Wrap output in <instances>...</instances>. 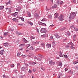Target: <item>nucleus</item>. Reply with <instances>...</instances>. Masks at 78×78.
Returning a JSON list of instances; mask_svg holds the SVG:
<instances>
[{
	"mask_svg": "<svg viewBox=\"0 0 78 78\" xmlns=\"http://www.w3.org/2000/svg\"><path fill=\"white\" fill-rule=\"evenodd\" d=\"M76 12H72L70 15V16L69 17V22H70L73 19H74L76 17Z\"/></svg>",
	"mask_w": 78,
	"mask_h": 78,
	"instance_id": "nucleus-1",
	"label": "nucleus"
},
{
	"mask_svg": "<svg viewBox=\"0 0 78 78\" xmlns=\"http://www.w3.org/2000/svg\"><path fill=\"white\" fill-rule=\"evenodd\" d=\"M64 18V16L62 15H61L58 18L59 20H63V18Z\"/></svg>",
	"mask_w": 78,
	"mask_h": 78,
	"instance_id": "nucleus-2",
	"label": "nucleus"
},
{
	"mask_svg": "<svg viewBox=\"0 0 78 78\" xmlns=\"http://www.w3.org/2000/svg\"><path fill=\"white\" fill-rule=\"evenodd\" d=\"M57 4H58L59 5H62V3H64L63 2L61 1H58L57 2Z\"/></svg>",
	"mask_w": 78,
	"mask_h": 78,
	"instance_id": "nucleus-3",
	"label": "nucleus"
},
{
	"mask_svg": "<svg viewBox=\"0 0 78 78\" xmlns=\"http://www.w3.org/2000/svg\"><path fill=\"white\" fill-rule=\"evenodd\" d=\"M41 31L42 33H46L47 30H46L45 28H42L41 30Z\"/></svg>",
	"mask_w": 78,
	"mask_h": 78,
	"instance_id": "nucleus-4",
	"label": "nucleus"
},
{
	"mask_svg": "<svg viewBox=\"0 0 78 78\" xmlns=\"http://www.w3.org/2000/svg\"><path fill=\"white\" fill-rule=\"evenodd\" d=\"M49 64H51V66H53V65H54L55 64V62H53V61H52L51 60L49 61Z\"/></svg>",
	"mask_w": 78,
	"mask_h": 78,
	"instance_id": "nucleus-5",
	"label": "nucleus"
},
{
	"mask_svg": "<svg viewBox=\"0 0 78 78\" xmlns=\"http://www.w3.org/2000/svg\"><path fill=\"white\" fill-rule=\"evenodd\" d=\"M54 15H56L55 16V19H56V18H58V17L59 16V14L58 13H56L54 14Z\"/></svg>",
	"mask_w": 78,
	"mask_h": 78,
	"instance_id": "nucleus-6",
	"label": "nucleus"
},
{
	"mask_svg": "<svg viewBox=\"0 0 78 78\" xmlns=\"http://www.w3.org/2000/svg\"><path fill=\"white\" fill-rule=\"evenodd\" d=\"M23 42H25V43H27L28 42V41L25 38H23Z\"/></svg>",
	"mask_w": 78,
	"mask_h": 78,
	"instance_id": "nucleus-7",
	"label": "nucleus"
},
{
	"mask_svg": "<svg viewBox=\"0 0 78 78\" xmlns=\"http://www.w3.org/2000/svg\"><path fill=\"white\" fill-rule=\"evenodd\" d=\"M34 17H36V18H37V17H39V15L37 13H35V14H34Z\"/></svg>",
	"mask_w": 78,
	"mask_h": 78,
	"instance_id": "nucleus-8",
	"label": "nucleus"
},
{
	"mask_svg": "<svg viewBox=\"0 0 78 78\" xmlns=\"http://www.w3.org/2000/svg\"><path fill=\"white\" fill-rule=\"evenodd\" d=\"M34 59H38V60H39V61H41V58L38 57L37 58V57H35Z\"/></svg>",
	"mask_w": 78,
	"mask_h": 78,
	"instance_id": "nucleus-9",
	"label": "nucleus"
},
{
	"mask_svg": "<svg viewBox=\"0 0 78 78\" xmlns=\"http://www.w3.org/2000/svg\"><path fill=\"white\" fill-rule=\"evenodd\" d=\"M8 44L7 43H5L3 44V45L5 46L6 47H8Z\"/></svg>",
	"mask_w": 78,
	"mask_h": 78,
	"instance_id": "nucleus-10",
	"label": "nucleus"
},
{
	"mask_svg": "<svg viewBox=\"0 0 78 78\" xmlns=\"http://www.w3.org/2000/svg\"><path fill=\"white\" fill-rule=\"evenodd\" d=\"M27 23H28V24H30V25H31V26H32V25H33V23L30 22L29 21H27Z\"/></svg>",
	"mask_w": 78,
	"mask_h": 78,
	"instance_id": "nucleus-11",
	"label": "nucleus"
},
{
	"mask_svg": "<svg viewBox=\"0 0 78 78\" xmlns=\"http://www.w3.org/2000/svg\"><path fill=\"white\" fill-rule=\"evenodd\" d=\"M58 6V5H57L55 4L53 6H52V8L53 9H54V8H57Z\"/></svg>",
	"mask_w": 78,
	"mask_h": 78,
	"instance_id": "nucleus-12",
	"label": "nucleus"
},
{
	"mask_svg": "<svg viewBox=\"0 0 78 78\" xmlns=\"http://www.w3.org/2000/svg\"><path fill=\"white\" fill-rule=\"evenodd\" d=\"M46 46L48 48H49V47H51V44H47Z\"/></svg>",
	"mask_w": 78,
	"mask_h": 78,
	"instance_id": "nucleus-13",
	"label": "nucleus"
},
{
	"mask_svg": "<svg viewBox=\"0 0 78 78\" xmlns=\"http://www.w3.org/2000/svg\"><path fill=\"white\" fill-rule=\"evenodd\" d=\"M68 73H69V74L72 75V74H73V71L72 70H70L68 72Z\"/></svg>",
	"mask_w": 78,
	"mask_h": 78,
	"instance_id": "nucleus-14",
	"label": "nucleus"
},
{
	"mask_svg": "<svg viewBox=\"0 0 78 78\" xmlns=\"http://www.w3.org/2000/svg\"><path fill=\"white\" fill-rule=\"evenodd\" d=\"M38 24H39V25H42V24H44V25H45V26H47V25H46V23H42L41 22H39Z\"/></svg>",
	"mask_w": 78,
	"mask_h": 78,
	"instance_id": "nucleus-15",
	"label": "nucleus"
},
{
	"mask_svg": "<svg viewBox=\"0 0 78 78\" xmlns=\"http://www.w3.org/2000/svg\"><path fill=\"white\" fill-rule=\"evenodd\" d=\"M18 13V12H15L14 14H12V16L15 17L16 16V15H17Z\"/></svg>",
	"mask_w": 78,
	"mask_h": 78,
	"instance_id": "nucleus-16",
	"label": "nucleus"
},
{
	"mask_svg": "<svg viewBox=\"0 0 78 78\" xmlns=\"http://www.w3.org/2000/svg\"><path fill=\"white\" fill-rule=\"evenodd\" d=\"M3 51H4V49L1 51L0 53V55H3Z\"/></svg>",
	"mask_w": 78,
	"mask_h": 78,
	"instance_id": "nucleus-17",
	"label": "nucleus"
},
{
	"mask_svg": "<svg viewBox=\"0 0 78 78\" xmlns=\"http://www.w3.org/2000/svg\"><path fill=\"white\" fill-rule=\"evenodd\" d=\"M67 29L66 27H63L60 29V31H63V30H66Z\"/></svg>",
	"mask_w": 78,
	"mask_h": 78,
	"instance_id": "nucleus-18",
	"label": "nucleus"
},
{
	"mask_svg": "<svg viewBox=\"0 0 78 78\" xmlns=\"http://www.w3.org/2000/svg\"><path fill=\"white\" fill-rule=\"evenodd\" d=\"M58 65L59 66H60V67H62V62H59Z\"/></svg>",
	"mask_w": 78,
	"mask_h": 78,
	"instance_id": "nucleus-19",
	"label": "nucleus"
},
{
	"mask_svg": "<svg viewBox=\"0 0 78 78\" xmlns=\"http://www.w3.org/2000/svg\"><path fill=\"white\" fill-rule=\"evenodd\" d=\"M59 53V56H60V57H63V55H62V52L61 51H60Z\"/></svg>",
	"mask_w": 78,
	"mask_h": 78,
	"instance_id": "nucleus-20",
	"label": "nucleus"
},
{
	"mask_svg": "<svg viewBox=\"0 0 78 78\" xmlns=\"http://www.w3.org/2000/svg\"><path fill=\"white\" fill-rule=\"evenodd\" d=\"M19 47H21L23 48V47H25V44H21L19 45Z\"/></svg>",
	"mask_w": 78,
	"mask_h": 78,
	"instance_id": "nucleus-21",
	"label": "nucleus"
},
{
	"mask_svg": "<svg viewBox=\"0 0 78 78\" xmlns=\"http://www.w3.org/2000/svg\"><path fill=\"white\" fill-rule=\"evenodd\" d=\"M16 33L17 34H22V33H20L18 31H16Z\"/></svg>",
	"mask_w": 78,
	"mask_h": 78,
	"instance_id": "nucleus-22",
	"label": "nucleus"
},
{
	"mask_svg": "<svg viewBox=\"0 0 78 78\" xmlns=\"http://www.w3.org/2000/svg\"><path fill=\"white\" fill-rule=\"evenodd\" d=\"M74 30L75 31H78V29L77 28H76V27H74Z\"/></svg>",
	"mask_w": 78,
	"mask_h": 78,
	"instance_id": "nucleus-23",
	"label": "nucleus"
},
{
	"mask_svg": "<svg viewBox=\"0 0 78 78\" xmlns=\"http://www.w3.org/2000/svg\"><path fill=\"white\" fill-rule=\"evenodd\" d=\"M69 45H72L73 46L74 45V44L73 43H72V42H70L68 44Z\"/></svg>",
	"mask_w": 78,
	"mask_h": 78,
	"instance_id": "nucleus-24",
	"label": "nucleus"
},
{
	"mask_svg": "<svg viewBox=\"0 0 78 78\" xmlns=\"http://www.w3.org/2000/svg\"><path fill=\"white\" fill-rule=\"evenodd\" d=\"M76 35L73 36V41H75V38L76 37Z\"/></svg>",
	"mask_w": 78,
	"mask_h": 78,
	"instance_id": "nucleus-25",
	"label": "nucleus"
},
{
	"mask_svg": "<svg viewBox=\"0 0 78 78\" xmlns=\"http://www.w3.org/2000/svg\"><path fill=\"white\" fill-rule=\"evenodd\" d=\"M48 17L50 19H52V15H50L48 16Z\"/></svg>",
	"mask_w": 78,
	"mask_h": 78,
	"instance_id": "nucleus-26",
	"label": "nucleus"
},
{
	"mask_svg": "<svg viewBox=\"0 0 78 78\" xmlns=\"http://www.w3.org/2000/svg\"><path fill=\"white\" fill-rule=\"evenodd\" d=\"M19 19H21V20H22L23 21H24V20H25L24 18L22 17H20Z\"/></svg>",
	"mask_w": 78,
	"mask_h": 78,
	"instance_id": "nucleus-27",
	"label": "nucleus"
},
{
	"mask_svg": "<svg viewBox=\"0 0 78 78\" xmlns=\"http://www.w3.org/2000/svg\"><path fill=\"white\" fill-rule=\"evenodd\" d=\"M29 49L30 50H33V46H31L29 48Z\"/></svg>",
	"mask_w": 78,
	"mask_h": 78,
	"instance_id": "nucleus-28",
	"label": "nucleus"
},
{
	"mask_svg": "<svg viewBox=\"0 0 78 78\" xmlns=\"http://www.w3.org/2000/svg\"><path fill=\"white\" fill-rule=\"evenodd\" d=\"M47 20V19H43L41 21H43L44 22L45 21H46Z\"/></svg>",
	"mask_w": 78,
	"mask_h": 78,
	"instance_id": "nucleus-29",
	"label": "nucleus"
},
{
	"mask_svg": "<svg viewBox=\"0 0 78 78\" xmlns=\"http://www.w3.org/2000/svg\"><path fill=\"white\" fill-rule=\"evenodd\" d=\"M20 50H23V48L22 47H19Z\"/></svg>",
	"mask_w": 78,
	"mask_h": 78,
	"instance_id": "nucleus-30",
	"label": "nucleus"
},
{
	"mask_svg": "<svg viewBox=\"0 0 78 78\" xmlns=\"http://www.w3.org/2000/svg\"><path fill=\"white\" fill-rule=\"evenodd\" d=\"M4 8V6H1V8H0V9L2 10Z\"/></svg>",
	"mask_w": 78,
	"mask_h": 78,
	"instance_id": "nucleus-31",
	"label": "nucleus"
},
{
	"mask_svg": "<svg viewBox=\"0 0 78 78\" xmlns=\"http://www.w3.org/2000/svg\"><path fill=\"white\" fill-rule=\"evenodd\" d=\"M56 38H57V39H58V38H59V35H57L56 36Z\"/></svg>",
	"mask_w": 78,
	"mask_h": 78,
	"instance_id": "nucleus-32",
	"label": "nucleus"
},
{
	"mask_svg": "<svg viewBox=\"0 0 78 78\" xmlns=\"http://www.w3.org/2000/svg\"><path fill=\"white\" fill-rule=\"evenodd\" d=\"M70 48H71L72 49H73L75 48V47H74L73 46H71L70 47Z\"/></svg>",
	"mask_w": 78,
	"mask_h": 78,
	"instance_id": "nucleus-33",
	"label": "nucleus"
},
{
	"mask_svg": "<svg viewBox=\"0 0 78 78\" xmlns=\"http://www.w3.org/2000/svg\"><path fill=\"white\" fill-rule=\"evenodd\" d=\"M30 56H31V57H33L34 56V54L33 53H31L30 54Z\"/></svg>",
	"mask_w": 78,
	"mask_h": 78,
	"instance_id": "nucleus-34",
	"label": "nucleus"
},
{
	"mask_svg": "<svg viewBox=\"0 0 78 78\" xmlns=\"http://www.w3.org/2000/svg\"><path fill=\"white\" fill-rule=\"evenodd\" d=\"M12 20L13 21H16L17 20V19H16V18H13L12 19Z\"/></svg>",
	"mask_w": 78,
	"mask_h": 78,
	"instance_id": "nucleus-35",
	"label": "nucleus"
},
{
	"mask_svg": "<svg viewBox=\"0 0 78 78\" xmlns=\"http://www.w3.org/2000/svg\"><path fill=\"white\" fill-rule=\"evenodd\" d=\"M20 55V53L19 52H18L17 53V56H19Z\"/></svg>",
	"mask_w": 78,
	"mask_h": 78,
	"instance_id": "nucleus-36",
	"label": "nucleus"
},
{
	"mask_svg": "<svg viewBox=\"0 0 78 78\" xmlns=\"http://www.w3.org/2000/svg\"><path fill=\"white\" fill-rule=\"evenodd\" d=\"M37 64L36 62H33L32 63V64L33 65H35V64Z\"/></svg>",
	"mask_w": 78,
	"mask_h": 78,
	"instance_id": "nucleus-37",
	"label": "nucleus"
},
{
	"mask_svg": "<svg viewBox=\"0 0 78 78\" xmlns=\"http://www.w3.org/2000/svg\"><path fill=\"white\" fill-rule=\"evenodd\" d=\"M10 66H11V67H14V64L11 65H10Z\"/></svg>",
	"mask_w": 78,
	"mask_h": 78,
	"instance_id": "nucleus-38",
	"label": "nucleus"
},
{
	"mask_svg": "<svg viewBox=\"0 0 78 78\" xmlns=\"http://www.w3.org/2000/svg\"><path fill=\"white\" fill-rule=\"evenodd\" d=\"M66 48H67V49H68L69 48V46L67 45L66 46Z\"/></svg>",
	"mask_w": 78,
	"mask_h": 78,
	"instance_id": "nucleus-39",
	"label": "nucleus"
},
{
	"mask_svg": "<svg viewBox=\"0 0 78 78\" xmlns=\"http://www.w3.org/2000/svg\"><path fill=\"white\" fill-rule=\"evenodd\" d=\"M41 46H44L45 45V44L44 43H42L41 44Z\"/></svg>",
	"mask_w": 78,
	"mask_h": 78,
	"instance_id": "nucleus-40",
	"label": "nucleus"
},
{
	"mask_svg": "<svg viewBox=\"0 0 78 78\" xmlns=\"http://www.w3.org/2000/svg\"><path fill=\"white\" fill-rule=\"evenodd\" d=\"M74 27V25H73L72 26H71L70 27V28H71V29H72V28H73Z\"/></svg>",
	"mask_w": 78,
	"mask_h": 78,
	"instance_id": "nucleus-41",
	"label": "nucleus"
},
{
	"mask_svg": "<svg viewBox=\"0 0 78 78\" xmlns=\"http://www.w3.org/2000/svg\"><path fill=\"white\" fill-rule=\"evenodd\" d=\"M64 56H65V58H68L67 55H64Z\"/></svg>",
	"mask_w": 78,
	"mask_h": 78,
	"instance_id": "nucleus-42",
	"label": "nucleus"
},
{
	"mask_svg": "<svg viewBox=\"0 0 78 78\" xmlns=\"http://www.w3.org/2000/svg\"><path fill=\"white\" fill-rule=\"evenodd\" d=\"M67 36H69V35H70V33L67 32Z\"/></svg>",
	"mask_w": 78,
	"mask_h": 78,
	"instance_id": "nucleus-43",
	"label": "nucleus"
},
{
	"mask_svg": "<svg viewBox=\"0 0 78 78\" xmlns=\"http://www.w3.org/2000/svg\"><path fill=\"white\" fill-rule=\"evenodd\" d=\"M29 72L30 73H32V71H31L30 70H29Z\"/></svg>",
	"mask_w": 78,
	"mask_h": 78,
	"instance_id": "nucleus-44",
	"label": "nucleus"
},
{
	"mask_svg": "<svg viewBox=\"0 0 78 78\" xmlns=\"http://www.w3.org/2000/svg\"><path fill=\"white\" fill-rule=\"evenodd\" d=\"M22 56L23 58H25V57H26V56L24 55H22Z\"/></svg>",
	"mask_w": 78,
	"mask_h": 78,
	"instance_id": "nucleus-45",
	"label": "nucleus"
},
{
	"mask_svg": "<svg viewBox=\"0 0 78 78\" xmlns=\"http://www.w3.org/2000/svg\"><path fill=\"white\" fill-rule=\"evenodd\" d=\"M10 3H11V2L10 1H9L8 3H7H7H6V5H8V4H10Z\"/></svg>",
	"mask_w": 78,
	"mask_h": 78,
	"instance_id": "nucleus-46",
	"label": "nucleus"
},
{
	"mask_svg": "<svg viewBox=\"0 0 78 78\" xmlns=\"http://www.w3.org/2000/svg\"><path fill=\"white\" fill-rule=\"evenodd\" d=\"M78 63V62H73V64H77Z\"/></svg>",
	"mask_w": 78,
	"mask_h": 78,
	"instance_id": "nucleus-47",
	"label": "nucleus"
},
{
	"mask_svg": "<svg viewBox=\"0 0 78 78\" xmlns=\"http://www.w3.org/2000/svg\"><path fill=\"white\" fill-rule=\"evenodd\" d=\"M4 35H5V36H7L8 35V34L6 33H4Z\"/></svg>",
	"mask_w": 78,
	"mask_h": 78,
	"instance_id": "nucleus-48",
	"label": "nucleus"
},
{
	"mask_svg": "<svg viewBox=\"0 0 78 78\" xmlns=\"http://www.w3.org/2000/svg\"><path fill=\"white\" fill-rule=\"evenodd\" d=\"M31 39H35V37H33V36H32L31 37Z\"/></svg>",
	"mask_w": 78,
	"mask_h": 78,
	"instance_id": "nucleus-49",
	"label": "nucleus"
},
{
	"mask_svg": "<svg viewBox=\"0 0 78 78\" xmlns=\"http://www.w3.org/2000/svg\"><path fill=\"white\" fill-rule=\"evenodd\" d=\"M30 44H27V47H30Z\"/></svg>",
	"mask_w": 78,
	"mask_h": 78,
	"instance_id": "nucleus-50",
	"label": "nucleus"
},
{
	"mask_svg": "<svg viewBox=\"0 0 78 78\" xmlns=\"http://www.w3.org/2000/svg\"><path fill=\"white\" fill-rule=\"evenodd\" d=\"M28 16H29V17H31V15L30 14V13L28 14Z\"/></svg>",
	"mask_w": 78,
	"mask_h": 78,
	"instance_id": "nucleus-51",
	"label": "nucleus"
},
{
	"mask_svg": "<svg viewBox=\"0 0 78 78\" xmlns=\"http://www.w3.org/2000/svg\"><path fill=\"white\" fill-rule=\"evenodd\" d=\"M68 69L67 68H65V71H67L68 70Z\"/></svg>",
	"mask_w": 78,
	"mask_h": 78,
	"instance_id": "nucleus-52",
	"label": "nucleus"
},
{
	"mask_svg": "<svg viewBox=\"0 0 78 78\" xmlns=\"http://www.w3.org/2000/svg\"><path fill=\"white\" fill-rule=\"evenodd\" d=\"M50 38L51 39H53V37L52 36H51V37H50Z\"/></svg>",
	"mask_w": 78,
	"mask_h": 78,
	"instance_id": "nucleus-53",
	"label": "nucleus"
},
{
	"mask_svg": "<svg viewBox=\"0 0 78 78\" xmlns=\"http://www.w3.org/2000/svg\"><path fill=\"white\" fill-rule=\"evenodd\" d=\"M45 34H43V35H41V37H45Z\"/></svg>",
	"mask_w": 78,
	"mask_h": 78,
	"instance_id": "nucleus-54",
	"label": "nucleus"
},
{
	"mask_svg": "<svg viewBox=\"0 0 78 78\" xmlns=\"http://www.w3.org/2000/svg\"><path fill=\"white\" fill-rule=\"evenodd\" d=\"M36 29H37V32L38 33H39V30H38V29H37V28Z\"/></svg>",
	"mask_w": 78,
	"mask_h": 78,
	"instance_id": "nucleus-55",
	"label": "nucleus"
},
{
	"mask_svg": "<svg viewBox=\"0 0 78 78\" xmlns=\"http://www.w3.org/2000/svg\"><path fill=\"white\" fill-rule=\"evenodd\" d=\"M18 25H21V26H23V24H20V23H19L18 24Z\"/></svg>",
	"mask_w": 78,
	"mask_h": 78,
	"instance_id": "nucleus-56",
	"label": "nucleus"
},
{
	"mask_svg": "<svg viewBox=\"0 0 78 78\" xmlns=\"http://www.w3.org/2000/svg\"><path fill=\"white\" fill-rule=\"evenodd\" d=\"M73 2L74 3H75L76 2V0H73Z\"/></svg>",
	"mask_w": 78,
	"mask_h": 78,
	"instance_id": "nucleus-57",
	"label": "nucleus"
},
{
	"mask_svg": "<svg viewBox=\"0 0 78 78\" xmlns=\"http://www.w3.org/2000/svg\"><path fill=\"white\" fill-rule=\"evenodd\" d=\"M17 65L18 66H20V63H17Z\"/></svg>",
	"mask_w": 78,
	"mask_h": 78,
	"instance_id": "nucleus-58",
	"label": "nucleus"
},
{
	"mask_svg": "<svg viewBox=\"0 0 78 78\" xmlns=\"http://www.w3.org/2000/svg\"><path fill=\"white\" fill-rule=\"evenodd\" d=\"M15 72H16V73H18V71L15 70Z\"/></svg>",
	"mask_w": 78,
	"mask_h": 78,
	"instance_id": "nucleus-59",
	"label": "nucleus"
},
{
	"mask_svg": "<svg viewBox=\"0 0 78 78\" xmlns=\"http://www.w3.org/2000/svg\"><path fill=\"white\" fill-rule=\"evenodd\" d=\"M33 72H34L36 71V70H35V69H33Z\"/></svg>",
	"mask_w": 78,
	"mask_h": 78,
	"instance_id": "nucleus-60",
	"label": "nucleus"
},
{
	"mask_svg": "<svg viewBox=\"0 0 78 78\" xmlns=\"http://www.w3.org/2000/svg\"><path fill=\"white\" fill-rule=\"evenodd\" d=\"M3 76L4 78H6V77H5V76L4 75Z\"/></svg>",
	"mask_w": 78,
	"mask_h": 78,
	"instance_id": "nucleus-61",
	"label": "nucleus"
},
{
	"mask_svg": "<svg viewBox=\"0 0 78 78\" xmlns=\"http://www.w3.org/2000/svg\"><path fill=\"white\" fill-rule=\"evenodd\" d=\"M53 25H51L50 26V27H53Z\"/></svg>",
	"mask_w": 78,
	"mask_h": 78,
	"instance_id": "nucleus-62",
	"label": "nucleus"
},
{
	"mask_svg": "<svg viewBox=\"0 0 78 78\" xmlns=\"http://www.w3.org/2000/svg\"><path fill=\"white\" fill-rule=\"evenodd\" d=\"M27 56H29V57H31V55H27Z\"/></svg>",
	"mask_w": 78,
	"mask_h": 78,
	"instance_id": "nucleus-63",
	"label": "nucleus"
},
{
	"mask_svg": "<svg viewBox=\"0 0 78 78\" xmlns=\"http://www.w3.org/2000/svg\"><path fill=\"white\" fill-rule=\"evenodd\" d=\"M39 42H37V44H39Z\"/></svg>",
	"mask_w": 78,
	"mask_h": 78,
	"instance_id": "nucleus-64",
	"label": "nucleus"
}]
</instances>
